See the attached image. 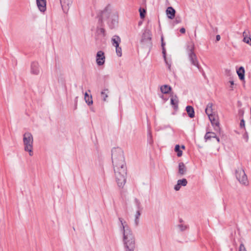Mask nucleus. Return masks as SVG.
Masks as SVG:
<instances>
[{
	"mask_svg": "<svg viewBox=\"0 0 251 251\" xmlns=\"http://www.w3.org/2000/svg\"><path fill=\"white\" fill-rule=\"evenodd\" d=\"M178 98L176 96H173L171 98V105L175 109H177L178 107Z\"/></svg>",
	"mask_w": 251,
	"mask_h": 251,
	"instance_id": "obj_18",
	"label": "nucleus"
},
{
	"mask_svg": "<svg viewBox=\"0 0 251 251\" xmlns=\"http://www.w3.org/2000/svg\"><path fill=\"white\" fill-rule=\"evenodd\" d=\"M30 72L32 75H38L40 73L39 64L37 62H33L31 64Z\"/></svg>",
	"mask_w": 251,
	"mask_h": 251,
	"instance_id": "obj_10",
	"label": "nucleus"
},
{
	"mask_svg": "<svg viewBox=\"0 0 251 251\" xmlns=\"http://www.w3.org/2000/svg\"><path fill=\"white\" fill-rule=\"evenodd\" d=\"M162 53L163 54V57H164V60H166V50H165V49L164 48H162Z\"/></svg>",
	"mask_w": 251,
	"mask_h": 251,
	"instance_id": "obj_35",
	"label": "nucleus"
},
{
	"mask_svg": "<svg viewBox=\"0 0 251 251\" xmlns=\"http://www.w3.org/2000/svg\"><path fill=\"white\" fill-rule=\"evenodd\" d=\"M180 32L181 33H185V29L184 27H182V28H180Z\"/></svg>",
	"mask_w": 251,
	"mask_h": 251,
	"instance_id": "obj_37",
	"label": "nucleus"
},
{
	"mask_svg": "<svg viewBox=\"0 0 251 251\" xmlns=\"http://www.w3.org/2000/svg\"><path fill=\"white\" fill-rule=\"evenodd\" d=\"M90 96L87 92H85V94H84V98H86V97H88Z\"/></svg>",
	"mask_w": 251,
	"mask_h": 251,
	"instance_id": "obj_41",
	"label": "nucleus"
},
{
	"mask_svg": "<svg viewBox=\"0 0 251 251\" xmlns=\"http://www.w3.org/2000/svg\"><path fill=\"white\" fill-rule=\"evenodd\" d=\"M188 183L187 180L185 178L179 179L177 181V183L174 186V189L177 191L180 190L181 186H185Z\"/></svg>",
	"mask_w": 251,
	"mask_h": 251,
	"instance_id": "obj_11",
	"label": "nucleus"
},
{
	"mask_svg": "<svg viewBox=\"0 0 251 251\" xmlns=\"http://www.w3.org/2000/svg\"><path fill=\"white\" fill-rule=\"evenodd\" d=\"M209 119L213 126L219 127V123L218 121V117L215 114H210L208 115Z\"/></svg>",
	"mask_w": 251,
	"mask_h": 251,
	"instance_id": "obj_14",
	"label": "nucleus"
},
{
	"mask_svg": "<svg viewBox=\"0 0 251 251\" xmlns=\"http://www.w3.org/2000/svg\"><path fill=\"white\" fill-rule=\"evenodd\" d=\"M194 48L195 46L193 43L191 42L188 43L186 49L187 52L189 60L192 64L199 68V62L197 58L196 55L194 52Z\"/></svg>",
	"mask_w": 251,
	"mask_h": 251,
	"instance_id": "obj_6",
	"label": "nucleus"
},
{
	"mask_svg": "<svg viewBox=\"0 0 251 251\" xmlns=\"http://www.w3.org/2000/svg\"><path fill=\"white\" fill-rule=\"evenodd\" d=\"M101 18L102 21H106L111 29L117 26L118 24V14L117 12L113 10L110 6L106 7L101 12Z\"/></svg>",
	"mask_w": 251,
	"mask_h": 251,
	"instance_id": "obj_3",
	"label": "nucleus"
},
{
	"mask_svg": "<svg viewBox=\"0 0 251 251\" xmlns=\"http://www.w3.org/2000/svg\"><path fill=\"white\" fill-rule=\"evenodd\" d=\"M165 62H166V65H167L168 66V69L170 70H171V65L170 63H169L167 61V59H166V60H165Z\"/></svg>",
	"mask_w": 251,
	"mask_h": 251,
	"instance_id": "obj_36",
	"label": "nucleus"
},
{
	"mask_svg": "<svg viewBox=\"0 0 251 251\" xmlns=\"http://www.w3.org/2000/svg\"><path fill=\"white\" fill-rule=\"evenodd\" d=\"M177 227L181 231H184L188 228V226L181 224L177 225Z\"/></svg>",
	"mask_w": 251,
	"mask_h": 251,
	"instance_id": "obj_25",
	"label": "nucleus"
},
{
	"mask_svg": "<svg viewBox=\"0 0 251 251\" xmlns=\"http://www.w3.org/2000/svg\"><path fill=\"white\" fill-rule=\"evenodd\" d=\"M175 150L176 152H177V155L178 157H180L182 154V152L180 150V147L178 145H176L175 147Z\"/></svg>",
	"mask_w": 251,
	"mask_h": 251,
	"instance_id": "obj_28",
	"label": "nucleus"
},
{
	"mask_svg": "<svg viewBox=\"0 0 251 251\" xmlns=\"http://www.w3.org/2000/svg\"><path fill=\"white\" fill-rule=\"evenodd\" d=\"M186 110L189 117L192 118L195 116V112L193 107L191 106H187Z\"/></svg>",
	"mask_w": 251,
	"mask_h": 251,
	"instance_id": "obj_19",
	"label": "nucleus"
},
{
	"mask_svg": "<svg viewBox=\"0 0 251 251\" xmlns=\"http://www.w3.org/2000/svg\"><path fill=\"white\" fill-rule=\"evenodd\" d=\"M212 139H215L217 142L219 143L220 142V139L219 137H217L216 134L213 132H207L206 133L204 136V139L205 141H207L208 140H211Z\"/></svg>",
	"mask_w": 251,
	"mask_h": 251,
	"instance_id": "obj_13",
	"label": "nucleus"
},
{
	"mask_svg": "<svg viewBox=\"0 0 251 251\" xmlns=\"http://www.w3.org/2000/svg\"><path fill=\"white\" fill-rule=\"evenodd\" d=\"M61 6L63 11L67 13L69 9L71 6L73 0H60Z\"/></svg>",
	"mask_w": 251,
	"mask_h": 251,
	"instance_id": "obj_9",
	"label": "nucleus"
},
{
	"mask_svg": "<svg viewBox=\"0 0 251 251\" xmlns=\"http://www.w3.org/2000/svg\"><path fill=\"white\" fill-rule=\"evenodd\" d=\"M235 176L241 185L245 186L249 185V182L248 179V177L241 165H239L235 170Z\"/></svg>",
	"mask_w": 251,
	"mask_h": 251,
	"instance_id": "obj_5",
	"label": "nucleus"
},
{
	"mask_svg": "<svg viewBox=\"0 0 251 251\" xmlns=\"http://www.w3.org/2000/svg\"><path fill=\"white\" fill-rule=\"evenodd\" d=\"M23 143L25 151L28 152L30 156H32L33 138L31 133L27 132L24 134Z\"/></svg>",
	"mask_w": 251,
	"mask_h": 251,
	"instance_id": "obj_4",
	"label": "nucleus"
},
{
	"mask_svg": "<svg viewBox=\"0 0 251 251\" xmlns=\"http://www.w3.org/2000/svg\"><path fill=\"white\" fill-rule=\"evenodd\" d=\"M175 10L172 7H169L166 10V14L169 19H172L175 16Z\"/></svg>",
	"mask_w": 251,
	"mask_h": 251,
	"instance_id": "obj_15",
	"label": "nucleus"
},
{
	"mask_svg": "<svg viewBox=\"0 0 251 251\" xmlns=\"http://www.w3.org/2000/svg\"><path fill=\"white\" fill-rule=\"evenodd\" d=\"M105 57L104 53L101 50L98 51L96 54V62L98 66H101L104 64Z\"/></svg>",
	"mask_w": 251,
	"mask_h": 251,
	"instance_id": "obj_8",
	"label": "nucleus"
},
{
	"mask_svg": "<svg viewBox=\"0 0 251 251\" xmlns=\"http://www.w3.org/2000/svg\"><path fill=\"white\" fill-rule=\"evenodd\" d=\"M187 171V169L183 162H180L178 164V173L183 176L185 174Z\"/></svg>",
	"mask_w": 251,
	"mask_h": 251,
	"instance_id": "obj_16",
	"label": "nucleus"
},
{
	"mask_svg": "<svg viewBox=\"0 0 251 251\" xmlns=\"http://www.w3.org/2000/svg\"><path fill=\"white\" fill-rule=\"evenodd\" d=\"M148 136H150L151 137V133L150 132H149L148 133Z\"/></svg>",
	"mask_w": 251,
	"mask_h": 251,
	"instance_id": "obj_43",
	"label": "nucleus"
},
{
	"mask_svg": "<svg viewBox=\"0 0 251 251\" xmlns=\"http://www.w3.org/2000/svg\"><path fill=\"white\" fill-rule=\"evenodd\" d=\"M243 138L245 140V141L246 142H247L248 141V140H249V136H248V134L247 133V132H245L244 133V134H243Z\"/></svg>",
	"mask_w": 251,
	"mask_h": 251,
	"instance_id": "obj_31",
	"label": "nucleus"
},
{
	"mask_svg": "<svg viewBox=\"0 0 251 251\" xmlns=\"http://www.w3.org/2000/svg\"><path fill=\"white\" fill-rule=\"evenodd\" d=\"M134 203L136 206L137 209H142L141 202L138 199L135 198L134 200Z\"/></svg>",
	"mask_w": 251,
	"mask_h": 251,
	"instance_id": "obj_26",
	"label": "nucleus"
},
{
	"mask_svg": "<svg viewBox=\"0 0 251 251\" xmlns=\"http://www.w3.org/2000/svg\"><path fill=\"white\" fill-rule=\"evenodd\" d=\"M243 41L248 44H251V39L250 37H244Z\"/></svg>",
	"mask_w": 251,
	"mask_h": 251,
	"instance_id": "obj_30",
	"label": "nucleus"
},
{
	"mask_svg": "<svg viewBox=\"0 0 251 251\" xmlns=\"http://www.w3.org/2000/svg\"><path fill=\"white\" fill-rule=\"evenodd\" d=\"M181 148H182V149H184V148H185V147H184V146H181Z\"/></svg>",
	"mask_w": 251,
	"mask_h": 251,
	"instance_id": "obj_44",
	"label": "nucleus"
},
{
	"mask_svg": "<svg viewBox=\"0 0 251 251\" xmlns=\"http://www.w3.org/2000/svg\"><path fill=\"white\" fill-rule=\"evenodd\" d=\"M147 36L148 37V39L149 40H151V37L150 36V34H149V32H145L143 34V36L144 37H145V36Z\"/></svg>",
	"mask_w": 251,
	"mask_h": 251,
	"instance_id": "obj_34",
	"label": "nucleus"
},
{
	"mask_svg": "<svg viewBox=\"0 0 251 251\" xmlns=\"http://www.w3.org/2000/svg\"><path fill=\"white\" fill-rule=\"evenodd\" d=\"M142 210V209H137L136 213L134 215L135 219H134V225L135 226H138L139 225V217L141 216Z\"/></svg>",
	"mask_w": 251,
	"mask_h": 251,
	"instance_id": "obj_17",
	"label": "nucleus"
},
{
	"mask_svg": "<svg viewBox=\"0 0 251 251\" xmlns=\"http://www.w3.org/2000/svg\"><path fill=\"white\" fill-rule=\"evenodd\" d=\"M109 93V90L108 89H104L102 90L101 93V96L102 98V100L103 101H106V99L108 98V94Z\"/></svg>",
	"mask_w": 251,
	"mask_h": 251,
	"instance_id": "obj_22",
	"label": "nucleus"
},
{
	"mask_svg": "<svg viewBox=\"0 0 251 251\" xmlns=\"http://www.w3.org/2000/svg\"><path fill=\"white\" fill-rule=\"evenodd\" d=\"M121 229L123 234V243L126 251H134L135 248V240L134 235L126 221L120 218Z\"/></svg>",
	"mask_w": 251,
	"mask_h": 251,
	"instance_id": "obj_2",
	"label": "nucleus"
},
{
	"mask_svg": "<svg viewBox=\"0 0 251 251\" xmlns=\"http://www.w3.org/2000/svg\"><path fill=\"white\" fill-rule=\"evenodd\" d=\"M112 44L116 48V52L117 55L121 57L122 55V49L119 47V44L121 42V39L119 36L115 35L112 38Z\"/></svg>",
	"mask_w": 251,
	"mask_h": 251,
	"instance_id": "obj_7",
	"label": "nucleus"
},
{
	"mask_svg": "<svg viewBox=\"0 0 251 251\" xmlns=\"http://www.w3.org/2000/svg\"><path fill=\"white\" fill-rule=\"evenodd\" d=\"M145 12L146 11L144 9H143V10H142L141 9H140V15L141 18H144L145 17Z\"/></svg>",
	"mask_w": 251,
	"mask_h": 251,
	"instance_id": "obj_32",
	"label": "nucleus"
},
{
	"mask_svg": "<svg viewBox=\"0 0 251 251\" xmlns=\"http://www.w3.org/2000/svg\"><path fill=\"white\" fill-rule=\"evenodd\" d=\"M160 90L163 94H168L171 90V87L168 85H164L160 87Z\"/></svg>",
	"mask_w": 251,
	"mask_h": 251,
	"instance_id": "obj_21",
	"label": "nucleus"
},
{
	"mask_svg": "<svg viewBox=\"0 0 251 251\" xmlns=\"http://www.w3.org/2000/svg\"><path fill=\"white\" fill-rule=\"evenodd\" d=\"M229 83L230 84V87L231 88H232V86L234 85V82L233 80H230L229 81Z\"/></svg>",
	"mask_w": 251,
	"mask_h": 251,
	"instance_id": "obj_40",
	"label": "nucleus"
},
{
	"mask_svg": "<svg viewBox=\"0 0 251 251\" xmlns=\"http://www.w3.org/2000/svg\"><path fill=\"white\" fill-rule=\"evenodd\" d=\"M239 251H247L243 243L241 244L239 247Z\"/></svg>",
	"mask_w": 251,
	"mask_h": 251,
	"instance_id": "obj_33",
	"label": "nucleus"
},
{
	"mask_svg": "<svg viewBox=\"0 0 251 251\" xmlns=\"http://www.w3.org/2000/svg\"><path fill=\"white\" fill-rule=\"evenodd\" d=\"M179 222L180 223H182L183 222V220L182 219H180L179 220Z\"/></svg>",
	"mask_w": 251,
	"mask_h": 251,
	"instance_id": "obj_42",
	"label": "nucleus"
},
{
	"mask_svg": "<svg viewBox=\"0 0 251 251\" xmlns=\"http://www.w3.org/2000/svg\"><path fill=\"white\" fill-rule=\"evenodd\" d=\"M36 4L41 12H44L46 10V0H36Z\"/></svg>",
	"mask_w": 251,
	"mask_h": 251,
	"instance_id": "obj_12",
	"label": "nucleus"
},
{
	"mask_svg": "<svg viewBox=\"0 0 251 251\" xmlns=\"http://www.w3.org/2000/svg\"><path fill=\"white\" fill-rule=\"evenodd\" d=\"M179 22V21H176V23H178Z\"/></svg>",
	"mask_w": 251,
	"mask_h": 251,
	"instance_id": "obj_45",
	"label": "nucleus"
},
{
	"mask_svg": "<svg viewBox=\"0 0 251 251\" xmlns=\"http://www.w3.org/2000/svg\"><path fill=\"white\" fill-rule=\"evenodd\" d=\"M161 41H162L161 46H162V48H164L165 43L163 42V37H161Z\"/></svg>",
	"mask_w": 251,
	"mask_h": 251,
	"instance_id": "obj_38",
	"label": "nucleus"
},
{
	"mask_svg": "<svg viewBox=\"0 0 251 251\" xmlns=\"http://www.w3.org/2000/svg\"><path fill=\"white\" fill-rule=\"evenodd\" d=\"M85 102L88 105H90L93 104V100L92 96H90L88 97L84 98Z\"/></svg>",
	"mask_w": 251,
	"mask_h": 251,
	"instance_id": "obj_27",
	"label": "nucleus"
},
{
	"mask_svg": "<svg viewBox=\"0 0 251 251\" xmlns=\"http://www.w3.org/2000/svg\"><path fill=\"white\" fill-rule=\"evenodd\" d=\"M221 39V36L220 35H217L216 36V41H219Z\"/></svg>",
	"mask_w": 251,
	"mask_h": 251,
	"instance_id": "obj_39",
	"label": "nucleus"
},
{
	"mask_svg": "<svg viewBox=\"0 0 251 251\" xmlns=\"http://www.w3.org/2000/svg\"><path fill=\"white\" fill-rule=\"evenodd\" d=\"M212 106L213 104L212 103H209L207 105V107L205 109V113L207 115L213 114L212 112Z\"/></svg>",
	"mask_w": 251,
	"mask_h": 251,
	"instance_id": "obj_23",
	"label": "nucleus"
},
{
	"mask_svg": "<svg viewBox=\"0 0 251 251\" xmlns=\"http://www.w3.org/2000/svg\"><path fill=\"white\" fill-rule=\"evenodd\" d=\"M240 127L241 129L245 130V122L243 119L240 121Z\"/></svg>",
	"mask_w": 251,
	"mask_h": 251,
	"instance_id": "obj_29",
	"label": "nucleus"
},
{
	"mask_svg": "<svg viewBox=\"0 0 251 251\" xmlns=\"http://www.w3.org/2000/svg\"><path fill=\"white\" fill-rule=\"evenodd\" d=\"M112 159L117 184L123 188L126 183V168L125 162L124 152L120 148L112 150Z\"/></svg>",
	"mask_w": 251,
	"mask_h": 251,
	"instance_id": "obj_1",
	"label": "nucleus"
},
{
	"mask_svg": "<svg viewBox=\"0 0 251 251\" xmlns=\"http://www.w3.org/2000/svg\"><path fill=\"white\" fill-rule=\"evenodd\" d=\"M237 73L240 79L243 80L244 79L245 70L243 67H240L237 70Z\"/></svg>",
	"mask_w": 251,
	"mask_h": 251,
	"instance_id": "obj_20",
	"label": "nucleus"
},
{
	"mask_svg": "<svg viewBox=\"0 0 251 251\" xmlns=\"http://www.w3.org/2000/svg\"><path fill=\"white\" fill-rule=\"evenodd\" d=\"M97 33L98 35L104 37L105 36V30L102 27L98 28L97 29Z\"/></svg>",
	"mask_w": 251,
	"mask_h": 251,
	"instance_id": "obj_24",
	"label": "nucleus"
}]
</instances>
